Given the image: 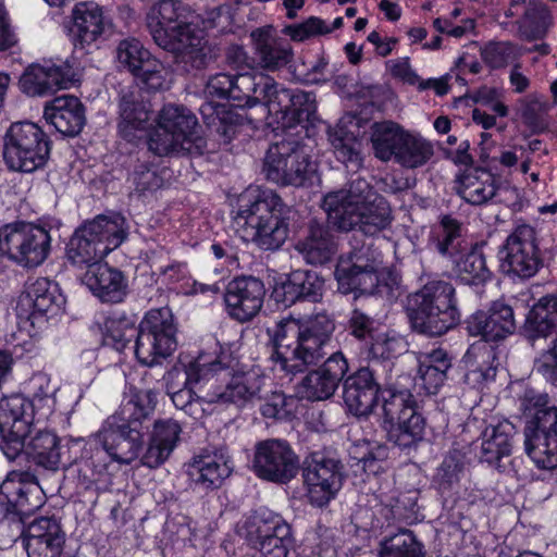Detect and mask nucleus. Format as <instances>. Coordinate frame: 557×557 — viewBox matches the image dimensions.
Returning <instances> with one entry per match:
<instances>
[{
    "label": "nucleus",
    "instance_id": "nucleus-1",
    "mask_svg": "<svg viewBox=\"0 0 557 557\" xmlns=\"http://www.w3.org/2000/svg\"><path fill=\"white\" fill-rule=\"evenodd\" d=\"M206 90L210 96L231 100L239 108L263 103L274 122L287 127L305 120L314 110L311 92L285 88L273 77L257 71L218 73L209 78Z\"/></svg>",
    "mask_w": 557,
    "mask_h": 557
},
{
    "label": "nucleus",
    "instance_id": "nucleus-2",
    "mask_svg": "<svg viewBox=\"0 0 557 557\" xmlns=\"http://www.w3.org/2000/svg\"><path fill=\"white\" fill-rule=\"evenodd\" d=\"M156 406L157 394L152 389L131 387L124 394L119 409L104 420L95 435L97 451L90 463L96 472L107 467V463L95 465L94 458L100 459L101 453L120 465H131L139 458Z\"/></svg>",
    "mask_w": 557,
    "mask_h": 557
},
{
    "label": "nucleus",
    "instance_id": "nucleus-3",
    "mask_svg": "<svg viewBox=\"0 0 557 557\" xmlns=\"http://www.w3.org/2000/svg\"><path fill=\"white\" fill-rule=\"evenodd\" d=\"M135 334V356L144 366L160 364L176 350L177 325L169 307L146 312L138 329L124 313H112L103 322V344L117 351L124 350Z\"/></svg>",
    "mask_w": 557,
    "mask_h": 557
},
{
    "label": "nucleus",
    "instance_id": "nucleus-4",
    "mask_svg": "<svg viewBox=\"0 0 557 557\" xmlns=\"http://www.w3.org/2000/svg\"><path fill=\"white\" fill-rule=\"evenodd\" d=\"M322 208L330 224L343 232L358 227L366 236H375L393 221L388 201L364 178L357 177L346 188L324 195Z\"/></svg>",
    "mask_w": 557,
    "mask_h": 557
},
{
    "label": "nucleus",
    "instance_id": "nucleus-5",
    "mask_svg": "<svg viewBox=\"0 0 557 557\" xmlns=\"http://www.w3.org/2000/svg\"><path fill=\"white\" fill-rule=\"evenodd\" d=\"M335 330L334 320L325 312L304 318H284L272 332V358L287 372L317 363L327 354Z\"/></svg>",
    "mask_w": 557,
    "mask_h": 557
},
{
    "label": "nucleus",
    "instance_id": "nucleus-6",
    "mask_svg": "<svg viewBox=\"0 0 557 557\" xmlns=\"http://www.w3.org/2000/svg\"><path fill=\"white\" fill-rule=\"evenodd\" d=\"M182 3L161 0L147 14V26L154 42L174 54L175 63L185 72L205 69L210 48L203 30L182 20Z\"/></svg>",
    "mask_w": 557,
    "mask_h": 557
},
{
    "label": "nucleus",
    "instance_id": "nucleus-7",
    "mask_svg": "<svg viewBox=\"0 0 557 557\" xmlns=\"http://www.w3.org/2000/svg\"><path fill=\"white\" fill-rule=\"evenodd\" d=\"M315 109L308 116L293 126L282 128L284 136L281 140L272 143L264 156L262 172L265 178L282 186L302 187L312 180L317 172V164L306 145L307 124L314 114Z\"/></svg>",
    "mask_w": 557,
    "mask_h": 557
},
{
    "label": "nucleus",
    "instance_id": "nucleus-8",
    "mask_svg": "<svg viewBox=\"0 0 557 557\" xmlns=\"http://www.w3.org/2000/svg\"><path fill=\"white\" fill-rule=\"evenodd\" d=\"M290 212V207L276 193H263L239 206L233 226L244 242L262 250H276L288 237Z\"/></svg>",
    "mask_w": 557,
    "mask_h": 557
},
{
    "label": "nucleus",
    "instance_id": "nucleus-9",
    "mask_svg": "<svg viewBox=\"0 0 557 557\" xmlns=\"http://www.w3.org/2000/svg\"><path fill=\"white\" fill-rule=\"evenodd\" d=\"M407 312L412 329L423 335L441 336L461 319L456 290L450 282L432 280L410 294Z\"/></svg>",
    "mask_w": 557,
    "mask_h": 557
},
{
    "label": "nucleus",
    "instance_id": "nucleus-10",
    "mask_svg": "<svg viewBox=\"0 0 557 557\" xmlns=\"http://www.w3.org/2000/svg\"><path fill=\"white\" fill-rule=\"evenodd\" d=\"M521 408L529 419L524 429L528 456L540 469L557 468V406H548L547 394L528 389Z\"/></svg>",
    "mask_w": 557,
    "mask_h": 557
},
{
    "label": "nucleus",
    "instance_id": "nucleus-11",
    "mask_svg": "<svg viewBox=\"0 0 557 557\" xmlns=\"http://www.w3.org/2000/svg\"><path fill=\"white\" fill-rule=\"evenodd\" d=\"M182 370L174 367L166 373V394L175 408L198 420L211 406L209 399V374L216 370L219 363L211 360V355L199 354L188 362H181Z\"/></svg>",
    "mask_w": 557,
    "mask_h": 557
},
{
    "label": "nucleus",
    "instance_id": "nucleus-12",
    "mask_svg": "<svg viewBox=\"0 0 557 557\" xmlns=\"http://www.w3.org/2000/svg\"><path fill=\"white\" fill-rule=\"evenodd\" d=\"M381 425L388 442L400 449H416L425 437L426 420L409 389L381 392Z\"/></svg>",
    "mask_w": 557,
    "mask_h": 557
},
{
    "label": "nucleus",
    "instance_id": "nucleus-13",
    "mask_svg": "<svg viewBox=\"0 0 557 557\" xmlns=\"http://www.w3.org/2000/svg\"><path fill=\"white\" fill-rule=\"evenodd\" d=\"M126 235L124 216L117 213L98 215L75 231L67 244L66 256L73 264L88 268L116 249Z\"/></svg>",
    "mask_w": 557,
    "mask_h": 557
},
{
    "label": "nucleus",
    "instance_id": "nucleus-14",
    "mask_svg": "<svg viewBox=\"0 0 557 557\" xmlns=\"http://www.w3.org/2000/svg\"><path fill=\"white\" fill-rule=\"evenodd\" d=\"M51 143L33 122L13 123L3 138V160L9 170L34 173L42 169L50 157Z\"/></svg>",
    "mask_w": 557,
    "mask_h": 557
},
{
    "label": "nucleus",
    "instance_id": "nucleus-15",
    "mask_svg": "<svg viewBox=\"0 0 557 557\" xmlns=\"http://www.w3.org/2000/svg\"><path fill=\"white\" fill-rule=\"evenodd\" d=\"M51 251V236L42 226L13 222L0 227V256L23 269L41 265Z\"/></svg>",
    "mask_w": 557,
    "mask_h": 557
},
{
    "label": "nucleus",
    "instance_id": "nucleus-16",
    "mask_svg": "<svg viewBox=\"0 0 557 557\" xmlns=\"http://www.w3.org/2000/svg\"><path fill=\"white\" fill-rule=\"evenodd\" d=\"M382 253L372 242L354 247L338 258L335 277L343 294L373 295L380 286Z\"/></svg>",
    "mask_w": 557,
    "mask_h": 557
},
{
    "label": "nucleus",
    "instance_id": "nucleus-17",
    "mask_svg": "<svg viewBox=\"0 0 557 557\" xmlns=\"http://www.w3.org/2000/svg\"><path fill=\"white\" fill-rule=\"evenodd\" d=\"M54 407L55 398L48 395L35 399L13 395L0 400V420L4 430L11 434L9 442L3 443L10 457H16L23 448V437L29 433L34 420H47Z\"/></svg>",
    "mask_w": 557,
    "mask_h": 557
},
{
    "label": "nucleus",
    "instance_id": "nucleus-18",
    "mask_svg": "<svg viewBox=\"0 0 557 557\" xmlns=\"http://www.w3.org/2000/svg\"><path fill=\"white\" fill-rule=\"evenodd\" d=\"M498 258L505 274L520 278L534 276L543 267L535 228L528 224L518 225L499 248Z\"/></svg>",
    "mask_w": 557,
    "mask_h": 557
},
{
    "label": "nucleus",
    "instance_id": "nucleus-19",
    "mask_svg": "<svg viewBox=\"0 0 557 557\" xmlns=\"http://www.w3.org/2000/svg\"><path fill=\"white\" fill-rule=\"evenodd\" d=\"M211 360L220 367L209 374V395L205 397L209 403L244 406L259 396L260 377L249 373L231 375L228 366L221 358L211 356Z\"/></svg>",
    "mask_w": 557,
    "mask_h": 557
},
{
    "label": "nucleus",
    "instance_id": "nucleus-20",
    "mask_svg": "<svg viewBox=\"0 0 557 557\" xmlns=\"http://www.w3.org/2000/svg\"><path fill=\"white\" fill-rule=\"evenodd\" d=\"M252 470L264 481L286 484L299 470V458L283 440H265L255 447Z\"/></svg>",
    "mask_w": 557,
    "mask_h": 557
},
{
    "label": "nucleus",
    "instance_id": "nucleus-21",
    "mask_svg": "<svg viewBox=\"0 0 557 557\" xmlns=\"http://www.w3.org/2000/svg\"><path fill=\"white\" fill-rule=\"evenodd\" d=\"M302 476L307 497L315 507L327 505L343 484L341 462L321 453H313L306 459Z\"/></svg>",
    "mask_w": 557,
    "mask_h": 557
},
{
    "label": "nucleus",
    "instance_id": "nucleus-22",
    "mask_svg": "<svg viewBox=\"0 0 557 557\" xmlns=\"http://www.w3.org/2000/svg\"><path fill=\"white\" fill-rule=\"evenodd\" d=\"M248 541L262 557H287L290 528L280 515L259 508L250 518Z\"/></svg>",
    "mask_w": 557,
    "mask_h": 557
},
{
    "label": "nucleus",
    "instance_id": "nucleus-23",
    "mask_svg": "<svg viewBox=\"0 0 557 557\" xmlns=\"http://www.w3.org/2000/svg\"><path fill=\"white\" fill-rule=\"evenodd\" d=\"M265 297L264 283L252 275L232 278L223 292L225 312L239 323L253 320L261 311Z\"/></svg>",
    "mask_w": 557,
    "mask_h": 557
},
{
    "label": "nucleus",
    "instance_id": "nucleus-24",
    "mask_svg": "<svg viewBox=\"0 0 557 557\" xmlns=\"http://www.w3.org/2000/svg\"><path fill=\"white\" fill-rule=\"evenodd\" d=\"M46 494L29 471H11L0 485V505L8 512L27 516L41 508Z\"/></svg>",
    "mask_w": 557,
    "mask_h": 557
},
{
    "label": "nucleus",
    "instance_id": "nucleus-25",
    "mask_svg": "<svg viewBox=\"0 0 557 557\" xmlns=\"http://www.w3.org/2000/svg\"><path fill=\"white\" fill-rule=\"evenodd\" d=\"M69 61L45 60L27 66L20 78V88L27 96L44 97L69 88L74 81Z\"/></svg>",
    "mask_w": 557,
    "mask_h": 557
},
{
    "label": "nucleus",
    "instance_id": "nucleus-26",
    "mask_svg": "<svg viewBox=\"0 0 557 557\" xmlns=\"http://www.w3.org/2000/svg\"><path fill=\"white\" fill-rule=\"evenodd\" d=\"M119 63L138 78L146 88L161 90L166 85V70L161 61L135 39L122 40L116 49Z\"/></svg>",
    "mask_w": 557,
    "mask_h": 557
},
{
    "label": "nucleus",
    "instance_id": "nucleus-27",
    "mask_svg": "<svg viewBox=\"0 0 557 557\" xmlns=\"http://www.w3.org/2000/svg\"><path fill=\"white\" fill-rule=\"evenodd\" d=\"M516 327L513 309L502 300L493 301L486 311H476L466 321L468 333L481 336L486 344L507 338Z\"/></svg>",
    "mask_w": 557,
    "mask_h": 557
},
{
    "label": "nucleus",
    "instance_id": "nucleus-28",
    "mask_svg": "<svg viewBox=\"0 0 557 557\" xmlns=\"http://www.w3.org/2000/svg\"><path fill=\"white\" fill-rule=\"evenodd\" d=\"M27 557H61L65 533L52 517H40L22 530Z\"/></svg>",
    "mask_w": 557,
    "mask_h": 557
},
{
    "label": "nucleus",
    "instance_id": "nucleus-29",
    "mask_svg": "<svg viewBox=\"0 0 557 557\" xmlns=\"http://www.w3.org/2000/svg\"><path fill=\"white\" fill-rule=\"evenodd\" d=\"M507 17H516V35L525 41L543 39L552 25L546 5L536 0H512L505 11Z\"/></svg>",
    "mask_w": 557,
    "mask_h": 557
},
{
    "label": "nucleus",
    "instance_id": "nucleus-30",
    "mask_svg": "<svg viewBox=\"0 0 557 557\" xmlns=\"http://www.w3.org/2000/svg\"><path fill=\"white\" fill-rule=\"evenodd\" d=\"M109 24L104 21L102 9L95 2H82L74 7L69 38L75 50H87L106 32Z\"/></svg>",
    "mask_w": 557,
    "mask_h": 557
},
{
    "label": "nucleus",
    "instance_id": "nucleus-31",
    "mask_svg": "<svg viewBox=\"0 0 557 557\" xmlns=\"http://www.w3.org/2000/svg\"><path fill=\"white\" fill-rule=\"evenodd\" d=\"M465 364L463 383L472 389H483L495 381L498 362L496 348L485 342L469 346L462 357Z\"/></svg>",
    "mask_w": 557,
    "mask_h": 557
},
{
    "label": "nucleus",
    "instance_id": "nucleus-32",
    "mask_svg": "<svg viewBox=\"0 0 557 557\" xmlns=\"http://www.w3.org/2000/svg\"><path fill=\"white\" fill-rule=\"evenodd\" d=\"M258 64L267 71H277L293 60L290 44L276 34L272 25L258 27L250 33Z\"/></svg>",
    "mask_w": 557,
    "mask_h": 557
},
{
    "label": "nucleus",
    "instance_id": "nucleus-33",
    "mask_svg": "<svg viewBox=\"0 0 557 557\" xmlns=\"http://www.w3.org/2000/svg\"><path fill=\"white\" fill-rule=\"evenodd\" d=\"M377 393L379 384L370 368H360L344 381V403L349 412L357 417L372 412L377 401Z\"/></svg>",
    "mask_w": 557,
    "mask_h": 557
},
{
    "label": "nucleus",
    "instance_id": "nucleus-34",
    "mask_svg": "<svg viewBox=\"0 0 557 557\" xmlns=\"http://www.w3.org/2000/svg\"><path fill=\"white\" fill-rule=\"evenodd\" d=\"M82 281L103 302H121L126 296L125 276L108 263L89 264Z\"/></svg>",
    "mask_w": 557,
    "mask_h": 557
},
{
    "label": "nucleus",
    "instance_id": "nucleus-35",
    "mask_svg": "<svg viewBox=\"0 0 557 557\" xmlns=\"http://www.w3.org/2000/svg\"><path fill=\"white\" fill-rule=\"evenodd\" d=\"M44 117L64 136L78 135L85 123V108L74 96L57 97L45 106Z\"/></svg>",
    "mask_w": 557,
    "mask_h": 557
},
{
    "label": "nucleus",
    "instance_id": "nucleus-36",
    "mask_svg": "<svg viewBox=\"0 0 557 557\" xmlns=\"http://www.w3.org/2000/svg\"><path fill=\"white\" fill-rule=\"evenodd\" d=\"M63 448L60 437L51 431H38L27 443L23 437V448L17 453L16 458L22 454L28 461L45 470L55 472L63 462Z\"/></svg>",
    "mask_w": 557,
    "mask_h": 557
},
{
    "label": "nucleus",
    "instance_id": "nucleus-37",
    "mask_svg": "<svg viewBox=\"0 0 557 557\" xmlns=\"http://www.w3.org/2000/svg\"><path fill=\"white\" fill-rule=\"evenodd\" d=\"M231 472V460L223 450L195 456L188 470L195 485L205 491L219 488Z\"/></svg>",
    "mask_w": 557,
    "mask_h": 557
},
{
    "label": "nucleus",
    "instance_id": "nucleus-38",
    "mask_svg": "<svg viewBox=\"0 0 557 557\" xmlns=\"http://www.w3.org/2000/svg\"><path fill=\"white\" fill-rule=\"evenodd\" d=\"M295 249L312 265L330 262L337 252V243L329 226L311 221L307 235L299 239Z\"/></svg>",
    "mask_w": 557,
    "mask_h": 557
},
{
    "label": "nucleus",
    "instance_id": "nucleus-39",
    "mask_svg": "<svg viewBox=\"0 0 557 557\" xmlns=\"http://www.w3.org/2000/svg\"><path fill=\"white\" fill-rule=\"evenodd\" d=\"M119 109V131L127 140L135 137L136 131L147 127L152 114L149 103L136 88L121 91Z\"/></svg>",
    "mask_w": 557,
    "mask_h": 557
},
{
    "label": "nucleus",
    "instance_id": "nucleus-40",
    "mask_svg": "<svg viewBox=\"0 0 557 557\" xmlns=\"http://www.w3.org/2000/svg\"><path fill=\"white\" fill-rule=\"evenodd\" d=\"M455 190L466 202L472 206L487 203L497 191L495 176L484 169H467L457 176Z\"/></svg>",
    "mask_w": 557,
    "mask_h": 557
},
{
    "label": "nucleus",
    "instance_id": "nucleus-41",
    "mask_svg": "<svg viewBox=\"0 0 557 557\" xmlns=\"http://www.w3.org/2000/svg\"><path fill=\"white\" fill-rule=\"evenodd\" d=\"M324 281L312 271L297 270L292 272L287 280L275 289L284 306H290L299 300L317 302L322 298Z\"/></svg>",
    "mask_w": 557,
    "mask_h": 557
},
{
    "label": "nucleus",
    "instance_id": "nucleus-42",
    "mask_svg": "<svg viewBox=\"0 0 557 557\" xmlns=\"http://www.w3.org/2000/svg\"><path fill=\"white\" fill-rule=\"evenodd\" d=\"M429 246L448 265L468 246L461 235V223L449 214L441 216L432 230Z\"/></svg>",
    "mask_w": 557,
    "mask_h": 557
},
{
    "label": "nucleus",
    "instance_id": "nucleus-43",
    "mask_svg": "<svg viewBox=\"0 0 557 557\" xmlns=\"http://www.w3.org/2000/svg\"><path fill=\"white\" fill-rule=\"evenodd\" d=\"M523 333L530 341L557 333V296L546 295L532 306L523 324Z\"/></svg>",
    "mask_w": 557,
    "mask_h": 557
},
{
    "label": "nucleus",
    "instance_id": "nucleus-44",
    "mask_svg": "<svg viewBox=\"0 0 557 557\" xmlns=\"http://www.w3.org/2000/svg\"><path fill=\"white\" fill-rule=\"evenodd\" d=\"M27 296L32 300V319L37 317H53L58 314L65 304L58 283L47 278L37 277L27 286Z\"/></svg>",
    "mask_w": 557,
    "mask_h": 557
},
{
    "label": "nucleus",
    "instance_id": "nucleus-45",
    "mask_svg": "<svg viewBox=\"0 0 557 557\" xmlns=\"http://www.w3.org/2000/svg\"><path fill=\"white\" fill-rule=\"evenodd\" d=\"M448 265L469 285L485 283L491 277L485 256L478 244L468 245Z\"/></svg>",
    "mask_w": 557,
    "mask_h": 557
},
{
    "label": "nucleus",
    "instance_id": "nucleus-46",
    "mask_svg": "<svg viewBox=\"0 0 557 557\" xmlns=\"http://www.w3.org/2000/svg\"><path fill=\"white\" fill-rule=\"evenodd\" d=\"M158 124L176 135L182 134L184 139L190 145L199 148L202 138L198 133V121L194 113L183 106L166 104L162 108L158 116Z\"/></svg>",
    "mask_w": 557,
    "mask_h": 557
},
{
    "label": "nucleus",
    "instance_id": "nucleus-47",
    "mask_svg": "<svg viewBox=\"0 0 557 557\" xmlns=\"http://www.w3.org/2000/svg\"><path fill=\"white\" fill-rule=\"evenodd\" d=\"M511 431L512 425L507 421L487 425L482 433L480 460L499 467L502 458L511 453Z\"/></svg>",
    "mask_w": 557,
    "mask_h": 557
},
{
    "label": "nucleus",
    "instance_id": "nucleus-48",
    "mask_svg": "<svg viewBox=\"0 0 557 557\" xmlns=\"http://www.w3.org/2000/svg\"><path fill=\"white\" fill-rule=\"evenodd\" d=\"M405 135L406 133L395 123L375 124L371 138L375 157L382 161H388L393 157L397 159Z\"/></svg>",
    "mask_w": 557,
    "mask_h": 557
},
{
    "label": "nucleus",
    "instance_id": "nucleus-49",
    "mask_svg": "<svg viewBox=\"0 0 557 557\" xmlns=\"http://www.w3.org/2000/svg\"><path fill=\"white\" fill-rule=\"evenodd\" d=\"M465 465V457L460 451L448 453L436 468L432 480L433 486L442 494L455 490L459 485Z\"/></svg>",
    "mask_w": 557,
    "mask_h": 557
},
{
    "label": "nucleus",
    "instance_id": "nucleus-50",
    "mask_svg": "<svg viewBox=\"0 0 557 557\" xmlns=\"http://www.w3.org/2000/svg\"><path fill=\"white\" fill-rule=\"evenodd\" d=\"M433 153V146L429 141L406 133L396 160L406 168L414 169L425 164Z\"/></svg>",
    "mask_w": 557,
    "mask_h": 557
},
{
    "label": "nucleus",
    "instance_id": "nucleus-51",
    "mask_svg": "<svg viewBox=\"0 0 557 557\" xmlns=\"http://www.w3.org/2000/svg\"><path fill=\"white\" fill-rule=\"evenodd\" d=\"M329 141L338 161L354 166L360 165V141L352 133L344 127L332 128L329 131Z\"/></svg>",
    "mask_w": 557,
    "mask_h": 557
},
{
    "label": "nucleus",
    "instance_id": "nucleus-52",
    "mask_svg": "<svg viewBox=\"0 0 557 557\" xmlns=\"http://www.w3.org/2000/svg\"><path fill=\"white\" fill-rule=\"evenodd\" d=\"M407 342L395 331L376 333L369 347V358L372 361H388L407 351Z\"/></svg>",
    "mask_w": 557,
    "mask_h": 557
},
{
    "label": "nucleus",
    "instance_id": "nucleus-53",
    "mask_svg": "<svg viewBox=\"0 0 557 557\" xmlns=\"http://www.w3.org/2000/svg\"><path fill=\"white\" fill-rule=\"evenodd\" d=\"M148 148L157 156H168L173 152L190 151L193 145L186 141L182 134L176 135L174 132L157 124L149 136Z\"/></svg>",
    "mask_w": 557,
    "mask_h": 557
},
{
    "label": "nucleus",
    "instance_id": "nucleus-54",
    "mask_svg": "<svg viewBox=\"0 0 557 557\" xmlns=\"http://www.w3.org/2000/svg\"><path fill=\"white\" fill-rule=\"evenodd\" d=\"M380 557H423L422 545L412 532L404 531L381 544Z\"/></svg>",
    "mask_w": 557,
    "mask_h": 557
},
{
    "label": "nucleus",
    "instance_id": "nucleus-55",
    "mask_svg": "<svg viewBox=\"0 0 557 557\" xmlns=\"http://www.w3.org/2000/svg\"><path fill=\"white\" fill-rule=\"evenodd\" d=\"M337 386L330 381L320 369L309 372L298 385V395L308 400H323L330 398Z\"/></svg>",
    "mask_w": 557,
    "mask_h": 557
},
{
    "label": "nucleus",
    "instance_id": "nucleus-56",
    "mask_svg": "<svg viewBox=\"0 0 557 557\" xmlns=\"http://www.w3.org/2000/svg\"><path fill=\"white\" fill-rule=\"evenodd\" d=\"M519 57L517 45L510 41H490L481 49L483 62L493 70L503 69Z\"/></svg>",
    "mask_w": 557,
    "mask_h": 557
},
{
    "label": "nucleus",
    "instance_id": "nucleus-57",
    "mask_svg": "<svg viewBox=\"0 0 557 557\" xmlns=\"http://www.w3.org/2000/svg\"><path fill=\"white\" fill-rule=\"evenodd\" d=\"M128 182L139 196L152 194L163 185V178L158 169L147 162H140L134 168Z\"/></svg>",
    "mask_w": 557,
    "mask_h": 557
},
{
    "label": "nucleus",
    "instance_id": "nucleus-58",
    "mask_svg": "<svg viewBox=\"0 0 557 557\" xmlns=\"http://www.w3.org/2000/svg\"><path fill=\"white\" fill-rule=\"evenodd\" d=\"M150 426H152L150 437L173 453L181 441L183 432L181 423L172 418L153 420L152 416Z\"/></svg>",
    "mask_w": 557,
    "mask_h": 557
},
{
    "label": "nucleus",
    "instance_id": "nucleus-59",
    "mask_svg": "<svg viewBox=\"0 0 557 557\" xmlns=\"http://www.w3.org/2000/svg\"><path fill=\"white\" fill-rule=\"evenodd\" d=\"M199 111L207 126L215 127L218 133L228 138L234 133L231 117L224 104L208 101L201 104Z\"/></svg>",
    "mask_w": 557,
    "mask_h": 557
},
{
    "label": "nucleus",
    "instance_id": "nucleus-60",
    "mask_svg": "<svg viewBox=\"0 0 557 557\" xmlns=\"http://www.w3.org/2000/svg\"><path fill=\"white\" fill-rule=\"evenodd\" d=\"M283 33L294 41H305L314 36L330 34L332 28L320 17L310 16L301 23L285 26Z\"/></svg>",
    "mask_w": 557,
    "mask_h": 557
},
{
    "label": "nucleus",
    "instance_id": "nucleus-61",
    "mask_svg": "<svg viewBox=\"0 0 557 557\" xmlns=\"http://www.w3.org/2000/svg\"><path fill=\"white\" fill-rule=\"evenodd\" d=\"M347 327L349 334L359 341H372L376 335L375 320L360 309L351 311L347 322Z\"/></svg>",
    "mask_w": 557,
    "mask_h": 557
},
{
    "label": "nucleus",
    "instance_id": "nucleus-62",
    "mask_svg": "<svg viewBox=\"0 0 557 557\" xmlns=\"http://www.w3.org/2000/svg\"><path fill=\"white\" fill-rule=\"evenodd\" d=\"M172 455V451L149 436L146 449L140 453L141 466L149 469H157L162 466Z\"/></svg>",
    "mask_w": 557,
    "mask_h": 557
},
{
    "label": "nucleus",
    "instance_id": "nucleus-63",
    "mask_svg": "<svg viewBox=\"0 0 557 557\" xmlns=\"http://www.w3.org/2000/svg\"><path fill=\"white\" fill-rule=\"evenodd\" d=\"M319 369L330 381H333V383L338 386L348 371V362L344 354L337 350L332 352Z\"/></svg>",
    "mask_w": 557,
    "mask_h": 557
},
{
    "label": "nucleus",
    "instance_id": "nucleus-64",
    "mask_svg": "<svg viewBox=\"0 0 557 557\" xmlns=\"http://www.w3.org/2000/svg\"><path fill=\"white\" fill-rule=\"evenodd\" d=\"M418 372L420 385L429 395L436 394L447 380V372L434 368L419 366Z\"/></svg>",
    "mask_w": 557,
    "mask_h": 557
}]
</instances>
